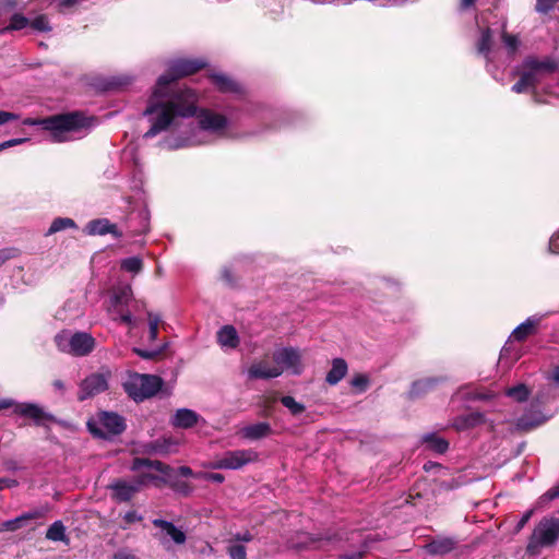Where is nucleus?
Returning <instances> with one entry per match:
<instances>
[{"instance_id": "nucleus-1", "label": "nucleus", "mask_w": 559, "mask_h": 559, "mask_svg": "<svg viewBox=\"0 0 559 559\" xmlns=\"http://www.w3.org/2000/svg\"><path fill=\"white\" fill-rule=\"evenodd\" d=\"M206 62L203 59H175L168 63L165 74L156 82L143 116L150 123L144 139H152L167 130L175 122L176 114L191 117L197 111L198 95L191 88L171 90V84L183 76L203 69Z\"/></svg>"}, {"instance_id": "nucleus-2", "label": "nucleus", "mask_w": 559, "mask_h": 559, "mask_svg": "<svg viewBox=\"0 0 559 559\" xmlns=\"http://www.w3.org/2000/svg\"><path fill=\"white\" fill-rule=\"evenodd\" d=\"M197 118V124L183 122V116L177 115L175 122L167 130H163L165 136L159 146L166 150H180L197 145L213 143L216 139L231 138L235 110L226 106L223 110L199 107L192 116Z\"/></svg>"}, {"instance_id": "nucleus-3", "label": "nucleus", "mask_w": 559, "mask_h": 559, "mask_svg": "<svg viewBox=\"0 0 559 559\" xmlns=\"http://www.w3.org/2000/svg\"><path fill=\"white\" fill-rule=\"evenodd\" d=\"M25 126H40L49 132L50 141L62 143L83 136V130L91 128L92 119L80 112L55 115L45 119L26 118Z\"/></svg>"}, {"instance_id": "nucleus-4", "label": "nucleus", "mask_w": 559, "mask_h": 559, "mask_svg": "<svg viewBox=\"0 0 559 559\" xmlns=\"http://www.w3.org/2000/svg\"><path fill=\"white\" fill-rule=\"evenodd\" d=\"M559 543V516L545 515L534 525L527 538L525 554L538 557L545 550L555 549Z\"/></svg>"}, {"instance_id": "nucleus-5", "label": "nucleus", "mask_w": 559, "mask_h": 559, "mask_svg": "<svg viewBox=\"0 0 559 559\" xmlns=\"http://www.w3.org/2000/svg\"><path fill=\"white\" fill-rule=\"evenodd\" d=\"M558 69V62L551 58L539 60L535 57H527L521 64L520 80L513 84L511 90L516 94L527 91L535 93L537 85Z\"/></svg>"}, {"instance_id": "nucleus-6", "label": "nucleus", "mask_w": 559, "mask_h": 559, "mask_svg": "<svg viewBox=\"0 0 559 559\" xmlns=\"http://www.w3.org/2000/svg\"><path fill=\"white\" fill-rule=\"evenodd\" d=\"M130 469L139 472L135 479L141 488L153 485L160 487L167 481L171 468L160 461H153L148 459L135 457L132 461Z\"/></svg>"}, {"instance_id": "nucleus-7", "label": "nucleus", "mask_w": 559, "mask_h": 559, "mask_svg": "<svg viewBox=\"0 0 559 559\" xmlns=\"http://www.w3.org/2000/svg\"><path fill=\"white\" fill-rule=\"evenodd\" d=\"M163 386V380L153 374L130 373L123 383V389L135 402L154 396Z\"/></svg>"}, {"instance_id": "nucleus-8", "label": "nucleus", "mask_w": 559, "mask_h": 559, "mask_svg": "<svg viewBox=\"0 0 559 559\" xmlns=\"http://www.w3.org/2000/svg\"><path fill=\"white\" fill-rule=\"evenodd\" d=\"M55 343L59 350L73 356H86L95 347V338L86 332L71 333L67 330L55 336Z\"/></svg>"}, {"instance_id": "nucleus-9", "label": "nucleus", "mask_w": 559, "mask_h": 559, "mask_svg": "<svg viewBox=\"0 0 559 559\" xmlns=\"http://www.w3.org/2000/svg\"><path fill=\"white\" fill-rule=\"evenodd\" d=\"M87 427L94 436L108 439L124 431L126 420L117 413L100 412L95 418L87 421Z\"/></svg>"}, {"instance_id": "nucleus-10", "label": "nucleus", "mask_w": 559, "mask_h": 559, "mask_svg": "<svg viewBox=\"0 0 559 559\" xmlns=\"http://www.w3.org/2000/svg\"><path fill=\"white\" fill-rule=\"evenodd\" d=\"M131 297L132 290L130 286H124L115 290L109 298L107 311L114 321H119L130 328H133L135 325V319L128 308Z\"/></svg>"}, {"instance_id": "nucleus-11", "label": "nucleus", "mask_w": 559, "mask_h": 559, "mask_svg": "<svg viewBox=\"0 0 559 559\" xmlns=\"http://www.w3.org/2000/svg\"><path fill=\"white\" fill-rule=\"evenodd\" d=\"M152 523L157 528L156 533H154V538L164 549L170 550L173 545L180 546L186 543V532L181 527L176 526L173 522L163 519H154Z\"/></svg>"}, {"instance_id": "nucleus-12", "label": "nucleus", "mask_w": 559, "mask_h": 559, "mask_svg": "<svg viewBox=\"0 0 559 559\" xmlns=\"http://www.w3.org/2000/svg\"><path fill=\"white\" fill-rule=\"evenodd\" d=\"M542 319H543V316L534 314V316L528 317L524 322H522L520 325H518L512 331L511 335L509 336L508 342L501 349L500 359L501 360L507 359V358H511L514 360L519 359V357H520L519 352L512 348V342L513 341H518V342L524 341L527 336L535 333L536 328L540 323Z\"/></svg>"}, {"instance_id": "nucleus-13", "label": "nucleus", "mask_w": 559, "mask_h": 559, "mask_svg": "<svg viewBox=\"0 0 559 559\" xmlns=\"http://www.w3.org/2000/svg\"><path fill=\"white\" fill-rule=\"evenodd\" d=\"M259 460V454L252 449L227 451L207 466L213 469H240L245 465Z\"/></svg>"}, {"instance_id": "nucleus-14", "label": "nucleus", "mask_w": 559, "mask_h": 559, "mask_svg": "<svg viewBox=\"0 0 559 559\" xmlns=\"http://www.w3.org/2000/svg\"><path fill=\"white\" fill-rule=\"evenodd\" d=\"M110 378L111 370L108 367H102L97 372L87 376L80 383L78 399L84 401L105 392Z\"/></svg>"}, {"instance_id": "nucleus-15", "label": "nucleus", "mask_w": 559, "mask_h": 559, "mask_svg": "<svg viewBox=\"0 0 559 559\" xmlns=\"http://www.w3.org/2000/svg\"><path fill=\"white\" fill-rule=\"evenodd\" d=\"M275 368H280L281 376L286 371L299 376L304 371L302 355L296 347H281L274 350Z\"/></svg>"}, {"instance_id": "nucleus-16", "label": "nucleus", "mask_w": 559, "mask_h": 559, "mask_svg": "<svg viewBox=\"0 0 559 559\" xmlns=\"http://www.w3.org/2000/svg\"><path fill=\"white\" fill-rule=\"evenodd\" d=\"M111 498L117 502H129L142 488L135 477L131 479L118 478L108 485Z\"/></svg>"}, {"instance_id": "nucleus-17", "label": "nucleus", "mask_w": 559, "mask_h": 559, "mask_svg": "<svg viewBox=\"0 0 559 559\" xmlns=\"http://www.w3.org/2000/svg\"><path fill=\"white\" fill-rule=\"evenodd\" d=\"M84 233L88 236H105L110 234L117 239L122 237V233L117 228V225L110 223L108 218L90 221L84 227Z\"/></svg>"}, {"instance_id": "nucleus-18", "label": "nucleus", "mask_w": 559, "mask_h": 559, "mask_svg": "<svg viewBox=\"0 0 559 559\" xmlns=\"http://www.w3.org/2000/svg\"><path fill=\"white\" fill-rule=\"evenodd\" d=\"M218 345L225 350L236 349L240 338L235 326L230 324L223 325L216 334Z\"/></svg>"}, {"instance_id": "nucleus-19", "label": "nucleus", "mask_w": 559, "mask_h": 559, "mask_svg": "<svg viewBox=\"0 0 559 559\" xmlns=\"http://www.w3.org/2000/svg\"><path fill=\"white\" fill-rule=\"evenodd\" d=\"M14 412L32 418L36 425H43L44 419L53 420L52 415L46 414L39 406L32 403L15 404Z\"/></svg>"}, {"instance_id": "nucleus-20", "label": "nucleus", "mask_w": 559, "mask_h": 559, "mask_svg": "<svg viewBox=\"0 0 559 559\" xmlns=\"http://www.w3.org/2000/svg\"><path fill=\"white\" fill-rule=\"evenodd\" d=\"M249 379H273L281 376L280 368L270 366L266 361L253 362L247 371Z\"/></svg>"}, {"instance_id": "nucleus-21", "label": "nucleus", "mask_w": 559, "mask_h": 559, "mask_svg": "<svg viewBox=\"0 0 559 559\" xmlns=\"http://www.w3.org/2000/svg\"><path fill=\"white\" fill-rule=\"evenodd\" d=\"M46 512V509H37L31 512L23 513L22 515L15 519L4 521L0 524V533L5 531L14 532L22 527L25 521L44 518Z\"/></svg>"}, {"instance_id": "nucleus-22", "label": "nucleus", "mask_w": 559, "mask_h": 559, "mask_svg": "<svg viewBox=\"0 0 559 559\" xmlns=\"http://www.w3.org/2000/svg\"><path fill=\"white\" fill-rule=\"evenodd\" d=\"M199 420V415L189 408L178 409L171 418V425L177 428H191Z\"/></svg>"}, {"instance_id": "nucleus-23", "label": "nucleus", "mask_w": 559, "mask_h": 559, "mask_svg": "<svg viewBox=\"0 0 559 559\" xmlns=\"http://www.w3.org/2000/svg\"><path fill=\"white\" fill-rule=\"evenodd\" d=\"M421 443L426 449L438 454H443L449 449V442L435 432L425 433Z\"/></svg>"}, {"instance_id": "nucleus-24", "label": "nucleus", "mask_w": 559, "mask_h": 559, "mask_svg": "<svg viewBox=\"0 0 559 559\" xmlns=\"http://www.w3.org/2000/svg\"><path fill=\"white\" fill-rule=\"evenodd\" d=\"M547 420L540 412H526L516 420V427L521 430H530L533 429Z\"/></svg>"}, {"instance_id": "nucleus-25", "label": "nucleus", "mask_w": 559, "mask_h": 559, "mask_svg": "<svg viewBox=\"0 0 559 559\" xmlns=\"http://www.w3.org/2000/svg\"><path fill=\"white\" fill-rule=\"evenodd\" d=\"M240 433L245 439L259 440L271 433V426L269 423H257L243 427Z\"/></svg>"}, {"instance_id": "nucleus-26", "label": "nucleus", "mask_w": 559, "mask_h": 559, "mask_svg": "<svg viewBox=\"0 0 559 559\" xmlns=\"http://www.w3.org/2000/svg\"><path fill=\"white\" fill-rule=\"evenodd\" d=\"M212 81L216 88L223 93L239 94L242 92L241 86L225 74H213Z\"/></svg>"}, {"instance_id": "nucleus-27", "label": "nucleus", "mask_w": 559, "mask_h": 559, "mask_svg": "<svg viewBox=\"0 0 559 559\" xmlns=\"http://www.w3.org/2000/svg\"><path fill=\"white\" fill-rule=\"evenodd\" d=\"M439 381L436 377L419 379L413 382L408 394L411 397H419L436 388Z\"/></svg>"}, {"instance_id": "nucleus-28", "label": "nucleus", "mask_w": 559, "mask_h": 559, "mask_svg": "<svg viewBox=\"0 0 559 559\" xmlns=\"http://www.w3.org/2000/svg\"><path fill=\"white\" fill-rule=\"evenodd\" d=\"M347 364L343 358H335L332 361V368L326 374V382L331 385L337 384L347 373Z\"/></svg>"}, {"instance_id": "nucleus-29", "label": "nucleus", "mask_w": 559, "mask_h": 559, "mask_svg": "<svg viewBox=\"0 0 559 559\" xmlns=\"http://www.w3.org/2000/svg\"><path fill=\"white\" fill-rule=\"evenodd\" d=\"M484 421V415L475 412L466 415L459 416L453 421V427L456 430H466L468 428L480 425Z\"/></svg>"}, {"instance_id": "nucleus-30", "label": "nucleus", "mask_w": 559, "mask_h": 559, "mask_svg": "<svg viewBox=\"0 0 559 559\" xmlns=\"http://www.w3.org/2000/svg\"><path fill=\"white\" fill-rule=\"evenodd\" d=\"M455 542L451 538H441L428 543L425 549L430 555H444L453 550Z\"/></svg>"}, {"instance_id": "nucleus-31", "label": "nucleus", "mask_w": 559, "mask_h": 559, "mask_svg": "<svg viewBox=\"0 0 559 559\" xmlns=\"http://www.w3.org/2000/svg\"><path fill=\"white\" fill-rule=\"evenodd\" d=\"M298 540H292L290 546L295 549H319L321 539L309 533H301L297 536Z\"/></svg>"}, {"instance_id": "nucleus-32", "label": "nucleus", "mask_w": 559, "mask_h": 559, "mask_svg": "<svg viewBox=\"0 0 559 559\" xmlns=\"http://www.w3.org/2000/svg\"><path fill=\"white\" fill-rule=\"evenodd\" d=\"M492 36L490 28L481 29L480 37L477 43V51L483 55L487 60L490 59Z\"/></svg>"}, {"instance_id": "nucleus-33", "label": "nucleus", "mask_w": 559, "mask_h": 559, "mask_svg": "<svg viewBox=\"0 0 559 559\" xmlns=\"http://www.w3.org/2000/svg\"><path fill=\"white\" fill-rule=\"evenodd\" d=\"M68 228H76L75 222L69 217H57L52 221L50 227L46 231V236H51Z\"/></svg>"}, {"instance_id": "nucleus-34", "label": "nucleus", "mask_w": 559, "mask_h": 559, "mask_svg": "<svg viewBox=\"0 0 559 559\" xmlns=\"http://www.w3.org/2000/svg\"><path fill=\"white\" fill-rule=\"evenodd\" d=\"M29 25V20L22 14H13L10 19L8 26L0 29V34H4L10 31H21Z\"/></svg>"}, {"instance_id": "nucleus-35", "label": "nucleus", "mask_w": 559, "mask_h": 559, "mask_svg": "<svg viewBox=\"0 0 559 559\" xmlns=\"http://www.w3.org/2000/svg\"><path fill=\"white\" fill-rule=\"evenodd\" d=\"M46 538L52 542L66 540V527L61 521H56L49 526Z\"/></svg>"}, {"instance_id": "nucleus-36", "label": "nucleus", "mask_w": 559, "mask_h": 559, "mask_svg": "<svg viewBox=\"0 0 559 559\" xmlns=\"http://www.w3.org/2000/svg\"><path fill=\"white\" fill-rule=\"evenodd\" d=\"M120 266L126 272L138 274L143 267V261L139 257H130L121 260Z\"/></svg>"}, {"instance_id": "nucleus-37", "label": "nucleus", "mask_w": 559, "mask_h": 559, "mask_svg": "<svg viewBox=\"0 0 559 559\" xmlns=\"http://www.w3.org/2000/svg\"><path fill=\"white\" fill-rule=\"evenodd\" d=\"M226 551L230 559H247V548L243 544L228 542Z\"/></svg>"}, {"instance_id": "nucleus-38", "label": "nucleus", "mask_w": 559, "mask_h": 559, "mask_svg": "<svg viewBox=\"0 0 559 559\" xmlns=\"http://www.w3.org/2000/svg\"><path fill=\"white\" fill-rule=\"evenodd\" d=\"M281 403L288 408L292 415H300L305 411V405L297 402L293 396L285 395L281 399Z\"/></svg>"}, {"instance_id": "nucleus-39", "label": "nucleus", "mask_w": 559, "mask_h": 559, "mask_svg": "<svg viewBox=\"0 0 559 559\" xmlns=\"http://www.w3.org/2000/svg\"><path fill=\"white\" fill-rule=\"evenodd\" d=\"M148 318V341L154 342L157 338L158 334V325L162 321V318L157 313L147 312Z\"/></svg>"}, {"instance_id": "nucleus-40", "label": "nucleus", "mask_w": 559, "mask_h": 559, "mask_svg": "<svg viewBox=\"0 0 559 559\" xmlns=\"http://www.w3.org/2000/svg\"><path fill=\"white\" fill-rule=\"evenodd\" d=\"M506 394L518 402H523L528 397V389L524 384H518L507 389Z\"/></svg>"}, {"instance_id": "nucleus-41", "label": "nucleus", "mask_w": 559, "mask_h": 559, "mask_svg": "<svg viewBox=\"0 0 559 559\" xmlns=\"http://www.w3.org/2000/svg\"><path fill=\"white\" fill-rule=\"evenodd\" d=\"M559 498V484L543 493L537 500V508H545L550 501Z\"/></svg>"}, {"instance_id": "nucleus-42", "label": "nucleus", "mask_w": 559, "mask_h": 559, "mask_svg": "<svg viewBox=\"0 0 559 559\" xmlns=\"http://www.w3.org/2000/svg\"><path fill=\"white\" fill-rule=\"evenodd\" d=\"M502 41L510 55H514L520 46L518 36L510 35L506 32L502 33Z\"/></svg>"}, {"instance_id": "nucleus-43", "label": "nucleus", "mask_w": 559, "mask_h": 559, "mask_svg": "<svg viewBox=\"0 0 559 559\" xmlns=\"http://www.w3.org/2000/svg\"><path fill=\"white\" fill-rule=\"evenodd\" d=\"M353 388L357 389L359 393L365 392L369 384V378L366 374H355L350 381Z\"/></svg>"}, {"instance_id": "nucleus-44", "label": "nucleus", "mask_w": 559, "mask_h": 559, "mask_svg": "<svg viewBox=\"0 0 559 559\" xmlns=\"http://www.w3.org/2000/svg\"><path fill=\"white\" fill-rule=\"evenodd\" d=\"M29 25L38 32H49L51 29L49 21L47 16L39 15L35 17L32 22H29Z\"/></svg>"}, {"instance_id": "nucleus-45", "label": "nucleus", "mask_w": 559, "mask_h": 559, "mask_svg": "<svg viewBox=\"0 0 559 559\" xmlns=\"http://www.w3.org/2000/svg\"><path fill=\"white\" fill-rule=\"evenodd\" d=\"M540 508H537V502L535 503V507L525 511L520 521L516 523L515 525V532L519 533L520 531H522L524 528V526L527 524V522L531 520V518L533 516V514L535 513L536 510H539Z\"/></svg>"}, {"instance_id": "nucleus-46", "label": "nucleus", "mask_w": 559, "mask_h": 559, "mask_svg": "<svg viewBox=\"0 0 559 559\" xmlns=\"http://www.w3.org/2000/svg\"><path fill=\"white\" fill-rule=\"evenodd\" d=\"M139 218L141 219V227L136 231L139 234H145L148 231V223H150V212L147 209H142L138 213Z\"/></svg>"}, {"instance_id": "nucleus-47", "label": "nucleus", "mask_w": 559, "mask_h": 559, "mask_svg": "<svg viewBox=\"0 0 559 559\" xmlns=\"http://www.w3.org/2000/svg\"><path fill=\"white\" fill-rule=\"evenodd\" d=\"M198 478L217 484H222L225 480L224 475L221 473H199Z\"/></svg>"}, {"instance_id": "nucleus-48", "label": "nucleus", "mask_w": 559, "mask_h": 559, "mask_svg": "<svg viewBox=\"0 0 559 559\" xmlns=\"http://www.w3.org/2000/svg\"><path fill=\"white\" fill-rule=\"evenodd\" d=\"M558 0H537L536 11L540 13L549 12Z\"/></svg>"}, {"instance_id": "nucleus-49", "label": "nucleus", "mask_w": 559, "mask_h": 559, "mask_svg": "<svg viewBox=\"0 0 559 559\" xmlns=\"http://www.w3.org/2000/svg\"><path fill=\"white\" fill-rule=\"evenodd\" d=\"M253 539V536L250 532L246 531L243 533L235 534L228 542H234L238 544L248 543Z\"/></svg>"}, {"instance_id": "nucleus-50", "label": "nucleus", "mask_w": 559, "mask_h": 559, "mask_svg": "<svg viewBox=\"0 0 559 559\" xmlns=\"http://www.w3.org/2000/svg\"><path fill=\"white\" fill-rule=\"evenodd\" d=\"M142 520H143V516L134 510L128 511L123 515V521L128 524H131L134 522H140Z\"/></svg>"}, {"instance_id": "nucleus-51", "label": "nucleus", "mask_w": 559, "mask_h": 559, "mask_svg": "<svg viewBox=\"0 0 559 559\" xmlns=\"http://www.w3.org/2000/svg\"><path fill=\"white\" fill-rule=\"evenodd\" d=\"M549 251L559 254V229L551 236L549 240Z\"/></svg>"}, {"instance_id": "nucleus-52", "label": "nucleus", "mask_w": 559, "mask_h": 559, "mask_svg": "<svg viewBox=\"0 0 559 559\" xmlns=\"http://www.w3.org/2000/svg\"><path fill=\"white\" fill-rule=\"evenodd\" d=\"M19 116L16 114L0 110V126L5 124L10 121L17 120Z\"/></svg>"}, {"instance_id": "nucleus-53", "label": "nucleus", "mask_w": 559, "mask_h": 559, "mask_svg": "<svg viewBox=\"0 0 559 559\" xmlns=\"http://www.w3.org/2000/svg\"><path fill=\"white\" fill-rule=\"evenodd\" d=\"M26 141H27V139H12V140H8L5 142L0 143V151H2L4 148H8V147H11V146H15V145L22 144V143H24Z\"/></svg>"}, {"instance_id": "nucleus-54", "label": "nucleus", "mask_w": 559, "mask_h": 559, "mask_svg": "<svg viewBox=\"0 0 559 559\" xmlns=\"http://www.w3.org/2000/svg\"><path fill=\"white\" fill-rule=\"evenodd\" d=\"M166 444H173L171 442H168L166 439L163 440V445L159 444V441H156L153 445V450L158 453H167L169 452V447Z\"/></svg>"}, {"instance_id": "nucleus-55", "label": "nucleus", "mask_w": 559, "mask_h": 559, "mask_svg": "<svg viewBox=\"0 0 559 559\" xmlns=\"http://www.w3.org/2000/svg\"><path fill=\"white\" fill-rule=\"evenodd\" d=\"M13 258V253L11 249H1L0 250V267L10 259Z\"/></svg>"}, {"instance_id": "nucleus-56", "label": "nucleus", "mask_w": 559, "mask_h": 559, "mask_svg": "<svg viewBox=\"0 0 559 559\" xmlns=\"http://www.w3.org/2000/svg\"><path fill=\"white\" fill-rule=\"evenodd\" d=\"M215 552V549L212 547V545L210 543H204L203 547L200 548L199 550V554L202 555V556H212L214 555Z\"/></svg>"}, {"instance_id": "nucleus-57", "label": "nucleus", "mask_w": 559, "mask_h": 559, "mask_svg": "<svg viewBox=\"0 0 559 559\" xmlns=\"http://www.w3.org/2000/svg\"><path fill=\"white\" fill-rule=\"evenodd\" d=\"M178 473L180 476H183V477H197L198 478V474H194L193 471L189 466H180L178 468Z\"/></svg>"}, {"instance_id": "nucleus-58", "label": "nucleus", "mask_w": 559, "mask_h": 559, "mask_svg": "<svg viewBox=\"0 0 559 559\" xmlns=\"http://www.w3.org/2000/svg\"><path fill=\"white\" fill-rule=\"evenodd\" d=\"M134 350L140 357L145 358V359H151L158 353V352H153V350L138 349V348H135Z\"/></svg>"}, {"instance_id": "nucleus-59", "label": "nucleus", "mask_w": 559, "mask_h": 559, "mask_svg": "<svg viewBox=\"0 0 559 559\" xmlns=\"http://www.w3.org/2000/svg\"><path fill=\"white\" fill-rule=\"evenodd\" d=\"M222 278L227 283V284H233L234 280H233V275H231V272L230 270H228L227 267H225L223 271H222Z\"/></svg>"}, {"instance_id": "nucleus-60", "label": "nucleus", "mask_w": 559, "mask_h": 559, "mask_svg": "<svg viewBox=\"0 0 559 559\" xmlns=\"http://www.w3.org/2000/svg\"><path fill=\"white\" fill-rule=\"evenodd\" d=\"M364 552L356 551L350 555L340 556L338 559H362Z\"/></svg>"}, {"instance_id": "nucleus-61", "label": "nucleus", "mask_w": 559, "mask_h": 559, "mask_svg": "<svg viewBox=\"0 0 559 559\" xmlns=\"http://www.w3.org/2000/svg\"><path fill=\"white\" fill-rule=\"evenodd\" d=\"M112 559H136V557L127 552H118L112 557Z\"/></svg>"}, {"instance_id": "nucleus-62", "label": "nucleus", "mask_w": 559, "mask_h": 559, "mask_svg": "<svg viewBox=\"0 0 559 559\" xmlns=\"http://www.w3.org/2000/svg\"><path fill=\"white\" fill-rule=\"evenodd\" d=\"M549 380L554 381L555 383L559 384V366H557L551 374L548 377Z\"/></svg>"}, {"instance_id": "nucleus-63", "label": "nucleus", "mask_w": 559, "mask_h": 559, "mask_svg": "<svg viewBox=\"0 0 559 559\" xmlns=\"http://www.w3.org/2000/svg\"><path fill=\"white\" fill-rule=\"evenodd\" d=\"M52 385L58 391H63L64 390V384H63V382L61 380H55L52 382Z\"/></svg>"}, {"instance_id": "nucleus-64", "label": "nucleus", "mask_w": 559, "mask_h": 559, "mask_svg": "<svg viewBox=\"0 0 559 559\" xmlns=\"http://www.w3.org/2000/svg\"><path fill=\"white\" fill-rule=\"evenodd\" d=\"M475 0H462L461 1V8L462 9H468L474 4Z\"/></svg>"}]
</instances>
